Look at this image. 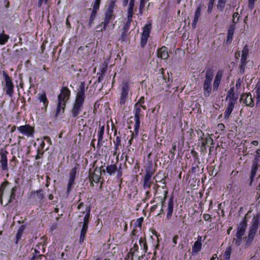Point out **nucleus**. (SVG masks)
Returning a JSON list of instances; mask_svg holds the SVG:
<instances>
[{"label":"nucleus","mask_w":260,"mask_h":260,"mask_svg":"<svg viewBox=\"0 0 260 260\" xmlns=\"http://www.w3.org/2000/svg\"><path fill=\"white\" fill-rule=\"evenodd\" d=\"M70 90L67 87H62L60 93L58 96V102L56 108L55 116L57 117L60 113H63L66 105V103L69 100L70 96Z\"/></svg>","instance_id":"f257e3e1"},{"label":"nucleus","mask_w":260,"mask_h":260,"mask_svg":"<svg viewBox=\"0 0 260 260\" xmlns=\"http://www.w3.org/2000/svg\"><path fill=\"white\" fill-rule=\"evenodd\" d=\"M260 225V221L257 218H253L252 224L249 228L247 236L243 238L245 242V248H248L252 244V243L255 237L258 228Z\"/></svg>","instance_id":"f03ea898"},{"label":"nucleus","mask_w":260,"mask_h":260,"mask_svg":"<svg viewBox=\"0 0 260 260\" xmlns=\"http://www.w3.org/2000/svg\"><path fill=\"white\" fill-rule=\"evenodd\" d=\"M90 207L87 206L86 208L85 211L82 212L83 214L85 213V215L83 219V223L82 225V228L81 230L80 239L79 242L80 244H81L84 241L85 235L87 233L88 224L90 219Z\"/></svg>","instance_id":"7ed1b4c3"},{"label":"nucleus","mask_w":260,"mask_h":260,"mask_svg":"<svg viewBox=\"0 0 260 260\" xmlns=\"http://www.w3.org/2000/svg\"><path fill=\"white\" fill-rule=\"evenodd\" d=\"M117 0H110V4L106 10L105 13L104 21L102 22L104 25V28L106 29L107 25L111 20L114 19L115 15L114 14L113 9L116 7V2Z\"/></svg>","instance_id":"20e7f679"},{"label":"nucleus","mask_w":260,"mask_h":260,"mask_svg":"<svg viewBox=\"0 0 260 260\" xmlns=\"http://www.w3.org/2000/svg\"><path fill=\"white\" fill-rule=\"evenodd\" d=\"M213 78V70L211 68H208L207 70L205 75V80L204 82L203 89L204 90V95L208 96L210 94L212 90L211 82Z\"/></svg>","instance_id":"39448f33"},{"label":"nucleus","mask_w":260,"mask_h":260,"mask_svg":"<svg viewBox=\"0 0 260 260\" xmlns=\"http://www.w3.org/2000/svg\"><path fill=\"white\" fill-rule=\"evenodd\" d=\"M247 227V221L245 218L240 222L237 227V231L236 234V238H234L233 241L235 242L237 246L240 245L242 241V236L245 234Z\"/></svg>","instance_id":"423d86ee"},{"label":"nucleus","mask_w":260,"mask_h":260,"mask_svg":"<svg viewBox=\"0 0 260 260\" xmlns=\"http://www.w3.org/2000/svg\"><path fill=\"white\" fill-rule=\"evenodd\" d=\"M142 107H139L138 104H135L134 106L135 111V135H138L139 133V129L140 124V117L142 116Z\"/></svg>","instance_id":"0eeeda50"},{"label":"nucleus","mask_w":260,"mask_h":260,"mask_svg":"<svg viewBox=\"0 0 260 260\" xmlns=\"http://www.w3.org/2000/svg\"><path fill=\"white\" fill-rule=\"evenodd\" d=\"M3 75L6 82V94H8L10 97H12L14 93V85L12 83V79L4 71H3Z\"/></svg>","instance_id":"6e6552de"},{"label":"nucleus","mask_w":260,"mask_h":260,"mask_svg":"<svg viewBox=\"0 0 260 260\" xmlns=\"http://www.w3.org/2000/svg\"><path fill=\"white\" fill-rule=\"evenodd\" d=\"M152 28V25L151 23L146 24L143 27V31L141 36V45L142 47L146 44L148 39L149 37V34Z\"/></svg>","instance_id":"1a4fd4ad"},{"label":"nucleus","mask_w":260,"mask_h":260,"mask_svg":"<svg viewBox=\"0 0 260 260\" xmlns=\"http://www.w3.org/2000/svg\"><path fill=\"white\" fill-rule=\"evenodd\" d=\"M84 101L75 99L73 107L71 110L72 116L75 118L79 115L82 108Z\"/></svg>","instance_id":"9d476101"},{"label":"nucleus","mask_w":260,"mask_h":260,"mask_svg":"<svg viewBox=\"0 0 260 260\" xmlns=\"http://www.w3.org/2000/svg\"><path fill=\"white\" fill-rule=\"evenodd\" d=\"M154 174V172L150 169L146 170V173L143 179V186L144 189L149 188L151 187L152 182L151 180V177Z\"/></svg>","instance_id":"9b49d317"},{"label":"nucleus","mask_w":260,"mask_h":260,"mask_svg":"<svg viewBox=\"0 0 260 260\" xmlns=\"http://www.w3.org/2000/svg\"><path fill=\"white\" fill-rule=\"evenodd\" d=\"M102 172L105 173V170H102L101 168L96 167L93 173L89 175V180H92V181H94L95 183L99 182L101 179Z\"/></svg>","instance_id":"f8f14e48"},{"label":"nucleus","mask_w":260,"mask_h":260,"mask_svg":"<svg viewBox=\"0 0 260 260\" xmlns=\"http://www.w3.org/2000/svg\"><path fill=\"white\" fill-rule=\"evenodd\" d=\"M18 129L21 133L27 137L32 136L35 132L34 128L29 124L20 126L18 127Z\"/></svg>","instance_id":"ddd939ff"},{"label":"nucleus","mask_w":260,"mask_h":260,"mask_svg":"<svg viewBox=\"0 0 260 260\" xmlns=\"http://www.w3.org/2000/svg\"><path fill=\"white\" fill-rule=\"evenodd\" d=\"M8 153L7 150L2 149L0 151V163L1 164L2 169L3 171L8 170V160L7 154Z\"/></svg>","instance_id":"4468645a"},{"label":"nucleus","mask_w":260,"mask_h":260,"mask_svg":"<svg viewBox=\"0 0 260 260\" xmlns=\"http://www.w3.org/2000/svg\"><path fill=\"white\" fill-rule=\"evenodd\" d=\"M77 171V168L74 167V168L72 169L70 171V179L67 187V192H68L71 190L72 187L75 183L74 181L76 176Z\"/></svg>","instance_id":"2eb2a0df"},{"label":"nucleus","mask_w":260,"mask_h":260,"mask_svg":"<svg viewBox=\"0 0 260 260\" xmlns=\"http://www.w3.org/2000/svg\"><path fill=\"white\" fill-rule=\"evenodd\" d=\"M128 89L129 87L127 83H123L120 99V104L121 105H124L126 102L127 98Z\"/></svg>","instance_id":"dca6fc26"},{"label":"nucleus","mask_w":260,"mask_h":260,"mask_svg":"<svg viewBox=\"0 0 260 260\" xmlns=\"http://www.w3.org/2000/svg\"><path fill=\"white\" fill-rule=\"evenodd\" d=\"M244 99V103L248 106L252 107L254 106V102L250 93H244L241 94L240 102Z\"/></svg>","instance_id":"f3484780"},{"label":"nucleus","mask_w":260,"mask_h":260,"mask_svg":"<svg viewBox=\"0 0 260 260\" xmlns=\"http://www.w3.org/2000/svg\"><path fill=\"white\" fill-rule=\"evenodd\" d=\"M238 99V95L235 93V88L234 86L230 88L228 92L226 100H229V103L236 104Z\"/></svg>","instance_id":"a211bd4d"},{"label":"nucleus","mask_w":260,"mask_h":260,"mask_svg":"<svg viewBox=\"0 0 260 260\" xmlns=\"http://www.w3.org/2000/svg\"><path fill=\"white\" fill-rule=\"evenodd\" d=\"M85 83L81 82L78 89V91L76 96V99L84 101L85 100Z\"/></svg>","instance_id":"6ab92c4d"},{"label":"nucleus","mask_w":260,"mask_h":260,"mask_svg":"<svg viewBox=\"0 0 260 260\" xmlns=\"http://www.w3.org/2000/svg\"><path fill=\"white\" fill-rule=\"evenodd\" d=\"M222 75L223 72L221 70L218 71L213 82V89L214 91H217L218 90L222 78Z\"/></svg>","instance_id":"aec40b11"},{"label":"nucleus","mask_w":260,"mask_h":260,"mask_svg":"<svg viewBox=\"0 0 260 260\" xmlns=\"http://www.w3.org/2000/svg\"><path fill=\"white\" fill-rule=\"evenodd\" d=\"M157 56L162 59H167L169 57L168 49L165 46L159 48L157 51Z\"/></svg>","instance_id":"412c9836"},{"label":"nucleus","mask_w":260,"mask_h":260,"mask_svg":"<svg viewBox=\"0 0 260 260\" xmlns=\"http://www.w3.org/2000/svg\"><path fill=\"white\" fill-rule=\"evenodd\" d=\"M105 131V125H101V124H100V130L98 132V147L99 148H100L102 145L104 141H103V135L104 134Z\"/></svg>","instance_id":"4be33fe9"},{"label":"nucleus","mask_w":260,"mask_h":260,"mask_svg":"<svg viewBox=\"0 0 260 260\" xmlns=\"http://www.w3.org/2000/svg\"><path fill=\"white\" fill-rule=\"evenodd\" d=\"M202 237L198 236L197 241H196L192 246V252L197 253L200 251L202 248Z\"/></svg>","instance_id":"5701e85b"},{"label":"nucleus","mask_w":260,"mask_h":260,"mask_svg":"<svg viewBox=\"0 0 260 260\" xmlns=\"http://www.w3.org/2000/svg\"><path fill=\"white\" fill-rule=\"evenodd\" d=\"M160 71H161V74L159 75V76H158V77L157 78V83H156L158 85H163L165 83L169 82L170 80V77H169L168 78V80L167 81L166 78H165V77L164 75V69H162V68L161 69Z\"/></svg>","instance_id":"b1692460"},{"label":"nucleus","mask_w":260,"mask_h":260,"mask_svg":"<svg viewBox=\"0 0 260 260\" xmlns=\"http://www.w3.org/2000/svg\"><path fill=\"white\" fill-rule=\"evenodd\" d=\"M174 208V202L173 198L171 197L169 201L167 208V218L168 219H170L172 215Z\"/></svg>","instance_id":"393cba45"},{"label":"nucleus","mask_w":260,"mask_h":260,"mask_svg":"<svg viewBox=\"0 0 260 260\" xmlns=\"http://www.w3.org/2000/svg\"><path fill=\"white\" fill-rule=\"evenodd\" d=\"M201 7L199 6L196 11L194 16V20L192 23V27L194 29L196 28V25L197 24V22L199 21V18L201 16Z\"/></svg>","instance_id":"a878e982"},{"label":"nucleus","mask_w":260,"mask_h":260,"mask_svg":"<svg viewBox=\"0 0 260 260\" xmlns=\"http://www.w3.org/2000/svg\"><path fill=\"white\" fill-rule=\"evenodd\" d=\"M259 166H260L259 164L255 163L254 162H252V163L251 170V172H250V178L251 182L252 181L253 178H254V177L256 175V172L258 169V167Z\"/></svg>","instance_id":"bb28decb"},{"label":"nucleus","mask_w":260,"mask_h":260,"mask_svg":"<svg viewBox=\"0 0 260 260\" xmlns=\"http://www.w3.org/2000/svg\"><path fill=\"white\" fill-rule=\"evenodd\" d=\"M234 104L233 103H228V107L224 113V118L225 119H229L230 115L233 111V110L235 106Z\"/></svg>","instance_id":"cd10ccee"},{"label":"nucleus","mask_w":260,"mask_h":260,"mask_svg":"<svg viewBox=\"0 0 260 260\" xmlns=\"http://www.w3.org/2000/svg\"><path fill=\"white\" fill-rule=\"evenodd\" d=\"M247 59L241 58L240 64L239 65V73L240 74H244L247 63Z\"/></svg>","instance_id":"c85d7f7f"},{"label":"nucleus","mask_w":260,"mask_h":260,"mask_svg":"<svg viewBox=\"0 0 260 260\" xmlns=\"http://www.w3.org/2000/svg\"><path fill=\"white\" fill-rule=\"evenodd\" d=\"M25 229V226L24 225H22L19 228V229L17 232V233L16 234V236L15 243L16 244L18 243L19 239H20L21 236H22Z\"/></svg>","instance_id":"c756f323"},{"label":"nucleus","mask_w":260,"mask_h":260,"mask_svg":"<svg viewBox=\"0 0 260 260\" xmlns=\"http://www.w3.org/2000/svg\"><path fill=\"white\" fill-rule=\"evenodd\" d=\"M9 39V36L4 34V30L0 34V45H4Z\"/></svg>","instance_id":"7c9ffc66"},{"label":"nucleus","mask_w":260,"mask_h":260,"mask_svg":"<svg viewBox=\"0 0 260 260\" xmlns=\"http://www.w3.org/2000/svg\"><path fill=\"white\" fill-rule=\"evenodd\" d=\"M139 245L141 249H143L144 253L147 251L148 247L145 240V238H141L139 239Z\"/></svg>","instance_id":"2f4dec72"},{"label":"nucleus","mask_w":260,"mask_h":260,"mask_svg":"<svg viewBox=\"0 0 260 260\" xmlns=\"http://www.w3.org/2000/svg\"><path fill=\"white\" fill-rule=\"evenodd\" d=\"M115 143V151L114 154H116L117 151L119 149V147L121 146V138L120 136H117L116 138V140L114 141Z\"/></svg>","instance_id":"473e14b6"},{"label":"nucleus","mask_w":260,"mask_h":260,"mask_svg":"<svg viewBox=\"0 0 260 260\" xmlns=\"http://www.w3.org/2000/svg\"><path fill=\"white\" fill-rule=\"evenodd\" d=\"M249 54V49L247 45H245L242 51L241 58L244 59H247V57Z\"/></svg>","instance_id":"72a5a7b5"},{"label":"nucleus","mask_w":260,"mask_h":260,"mask_svg":"<svg viewBox=\"0 0 260 260\" xmlns=\"http://www.w3.org/2000/svg\"><path fill=\"white\" fill-rule=\"evenodd\" d=\"M226 0H218L217 4V9L220 11L222 12L225 7V5L226 3Z\"/></svg>","instance_id":"f704fd0d"},{"label":"nucleus","mask_w":260,"mask_h":260,"mask_svg":"<svg viewBox=\"0 0 260 260\" xmlns=\"http://www.w3.org/2000/svg\"><path fill=\"white\" fill-rule=\"evenodd\" d=\"M39 100L41 102H43L44 104V105L46 107L47 106V104L48 103V101L47 100V99L46 98V94L43 93L39 95Z\"/></svg>","instance_id":"c9c22d12"},{"label":"nucleus","mask_w":260,"mask_h":260,"mask_svg":"<svg viewBox=\"0 0 260 260\" xmlns=\"http://www.w3.org/2000/svg\"><path fill=\"white\" fill-rule=\"evenodd\" d=\"M232 249L231 246L228 247L224 253V260H230Z\"/></svg>","instance_id":"e433bc0d"},{"label":"nucleus","mask_w":260,"mask_h":260,"mask_svg":"<svg viewBox=\"0 0 260 260\" xmlns=\"http://www.w3.org/2000/svg\"><path fill=\"white\" fill-rule=\"evenodd\" d=\"M17 188L16 186H14L11 189L9 203H11L13 200L15 199V192Z\"/></svg>","instance_id":"4c0bfd02"},{"label":"nucleus","mask_w":260,"mask_h":260,"mask_svg":"<svg viewBox=\"0 0 260 260\" xmlns=\"http://www.w3.org/2000/svg\"><path fill=\"white\" fill-rule=\"evenodd\" d=\"M106 170L107 173L110 175H111L116 171L117 170V167L114 165L108 166L107 167Z\"/></svg>","instance_id":"58836bf2"},{"label":"nucleus","mask_w":260,"mask_h":260,"mask_svg":"<svg viewBox=\"0 0 260 260\" xmlns=\"http://www.w3.org/2000/svg\"><path fill=\"white\" fill-rule=\"evenodd\" d=\"M255 92L256 93V100L257 102H260V83L258 82L256 84L255 88Z\"/></svg>","instance_id":"ea45409f"},{"label":"nucleus","mask_w":260,"mask_h":260,"mask_svg":"<svg viewBox=\"0 0 260 260\" xmlns=\"http://www.w3.org/2000/svg\"><path fill=\"white\" fill-rule=\"evenodd\" d=\"M101 0H95L92 8V11L98 12V11L99 10L100 5L101 4Z\"/></svg>","instance_id":"a19ab883"},{"label":"nucleus","mask_w":260,"mask_h":260,"mask_svg":"<svg viewBox=\"0 0 260 260\" xmlns=\"http://www.w3.org/2000/svg\"><path fill=\"white\" fill-rule=\"evenodd\" d=\"M252 162L260 164V149H258L256 151V154L254 156V158L252 160Z\"/></svg>","instance_id":"79ce46f5"},{"label":"nucleus","mask_w":260,"mask_h":260,"mask_svg":"<svg viewBox=\"0 0 260 260\" xmlns=\"http://www.w3.org/2000/svg\"><path fill=\"white\" fill-rule=\"evenodd\" d=\"M215 0H209V3L208 4V9L207 12L209 14H210L212 12L213 5L214 4Z\"/></svg>","instance_id":"37998d69"},{"label":"nucleus","mask_w":260,"mask_h":260,"mask_svg":"<svg viewBox=\"0 0 260 260\" xmlns=\"http://www.w3.org/2000/svg\"><path fill=\"white\" fill-rule=\"evenodd\" d=\"M98 12L92 11L89 20V26H90L93 23L94 20L96 17Z\"/></svg>","instance_id":"c03bdc74"},{"label":"nucleus","mask_w":260,"mask_h":260,"mask_svg":"<svg viewBox=\"0 0 260 260\" xmlns=\"http://www.w3.org/2000/svg\"><path fill=\"white\" fill-rule=\"evenodd\" d=\"M144 103V98L143 96H142L135 104H138L139 106V107H142L143 109L145 110L146 109V107L145 106L143 105Z\"/></svg>","instance_id":"a18cd8bd"},{"label":"nucleus","mask_w":260,"mask_h":260,"mask_svg":"<svg viewBox=\"0 0 260 260\" xmlns=\"http://www.w3.org/2000/svg\"><path fill=\"white\" fill-rule=\"evenodd\" d=\"M35 193L37 194L38 198L41 200L44 198V193L42 189H40L39 190H37V191H35L34 193Z\"/></svg>","instance_id":"49530a36"},{"label":"nucleus","mask_w":260,"mask_h":260,"mask_svg":"<svg viewBox=\"0 0 260 260\" xmlns=\"http://www.w3.org/2000/svg\"><path fill=\"white\" fill-rule=\"evenodd\" d=\"M236 28V26L235 24H231L230 25L229 28L228 29V32L231 34L234 35V31Z\"/></svg>","instance_id":"de8ad7c7"},{"label":"nucleus","mask_w":260,"mask_h":260,"mask_svg":"<svg viewBox=\"0 0 260 260\" xmlns=\"http://www.w3.org/2000/svg\"><path fill=\"white\" fill-rule=\"evenodd\" d=\"M135 5V0H130L127 11H133Z\"/></svg>","instance_id":"09e8293b"},{"label":"nucleus","mask_w":260,"mask_h":260,"mask_svg":"<svg viewBox=\"0 0 260 260\" xmlns=\"http://www.w3.org/2000/svg\"><path fill=\"white\" fill-rule=\"evenodd\" d=\"M233 35L232 34H231L228 32L227 39L226 41V43L227 44H230L232 42V41L233 40Z\"/></svg>","instance_id":"8fccbe9b"},{"label":"nucleus","mask_w":260,"mask_h":260,"mask_svg":"<svg viewBox=\"0 0 260 260\" xmlns=\"http://www.w3.org/2000/svg\"><path fill=\"white\" fill-rule=\"evenodd\" d=\"M134 253H133L132 252H129L127 254V256L125 258V259L126 260H134Z\"/></svg>","instance_id":"3c124183"},{"label":"nucleus","mask_w":260,"mask_h":260,"mask_svg":"<svg viewBox=\"0 0 260 260\" xmlns=\"http://www.w3.org/2000/svg\"><path fill=\"white\" fill-rule=\"evenodd\" d=\"M138 249H139L138 246L137 244L136 243H135L134 244L133 247L130 249L129 251L132 252L133 253H135L136 252H137L138 251Z\"/></svg>","instance_id":"603ef678"},{"label":"nucleus","mask_w":260,"mask_h":260,"mask_svg":"<svg viewBox=\"0 0 260 260\" xmlns=\"http://www.w3.org/2000/svg\"><path fill=\"white\" fill-rule=\"evenodd\" d=\"M143 221V217H141V218H138L137 220V222H137V226H138L140 228H141L142 223Z\"/></svg>","instance_id":"864d4df0"},{"label":"nucleus","mask_w":260,"mask_h":260,"mask_svg":"<svg viewBox=\"0 0 260 260\" xmlns=\"http://www.w3.org/2000/svg\"><path fill=\"white\" fill-rule=\"evenodd\" d=\"M106 29L104 28V25L102 24V23L96 27V31H102L103 30H106Z\"/></svg>","instance_id":"5fc2aeb1"},{"label":"nucleus","mask_w":260,"mask_h":260,"mask_svg":"<svg viewBox=\"0 0 260 260\" xmlns=\"http://www.w3.org/2000/svg\"><path fill=\"white\" fill-rule=\"evenodd\" d=\"M133 13V11H127V20H129V21H132Z\"/></svg>","instance_id":"6e6d98bb"},{"label":"nucleus","mask_w":260,"mask_h":260,"mask_svg":"<svg viewBox=\"0 0 260 260\" xmlns=\"http://www.w3.org/2000/svg\"><path fill=\"white\" fill-rule=\"evenodd\" d=\"M203 218L206 221H211L212 218L211 216L208 214H204L203 215Z\"/></svg>","instance_id":"4d7b16f0"},{"label":"nucleus","mask_w":260,"mask_h":260,"mask_svg":"<svg viewBox=\"0 0 260 260\" xmlns=\"http://www.w3.org/2000/svg\"><path fill=\"white\" fill-rule=\"evenodd\" d=\"M255 1V0H249L248 7L251 10H252L254 7Z\"/></svg>","instance_id":"13d9d810"},{"label":"nucleus","mask_w":260,"mask_h":260,"mask_svg":"<svg viewBox=\"0 0 260 260\" xmlns=\"http://www.w3.org/2000/svg\"><path fill=\"white\" fill-rule=\"evenodd\" d=\"M37 151H38V154L35 157L36 159H39V158H40L43 156V155L44 154V152H41L39 149H38Z\"/></svg>","instance_id":"bf43d9fd"},{"label":"nucleus","mask_w":260,"mask_h":260,"mask_svg":"<svg viewBox=\"0 0 260 260\" xmlns=\"http://www.w3.org/2000/svg\"><path fill=\"white\" fill-rule=\"evenodd\" d=\"M172 145H173V147H172V149L170 150V152L171 153H172L173 156H174L175 154V151H176V143H173Z\"/></svg>","instance_id":"052dcab7"},{"label":"nucleus","mask_w":260,"mask_h":260,"mask_svg":"<svg viewBox=\"0 0 260 260\" xmlns=\"http://www.w3.org/2000/svg\"><path fill=\"white\" fill-rule=\"evenodd\" d=\"M238 15H239V14L238 13H234L233 16V23H237L238 22V18L237 19V20L236 21V18H237V17H238Z\"/></svg>","instance_id":"680f3d73"},{"label":"nucleus","mask_w":260,"mask_h":260,"mask_svg":"<svg viewBox=\"0 0 260 260\" xmlns=\"http://www.w3.org/2000/svg\"><path fill=\"white\" fill-rule=\"evenodd\" d=\"M125 160L128 162V163L132 164L134 162V159L132 157L129 158L128 156L126 155L125 156Z\"/></svg>","instance_id":"e2e57ef3"},{"label":"nucleus","mask_w":260,"mask_h":260,"mask_svg":"<svg viewBox=\"0 0 260 260\" xmlns=\"http://www.w3.org/2000/svg\"><path fill=\"white\" fill-rule=\"evenodd\" d=\"M5 183H4L1 188H0V200L1 201V202H2V196L4 193V187H3V185Z\"/></svg>","instance_id":"0e129e2a"},{"label":"nucleus","mask_w":260,"mask_h":260,"mask_svg":"<svg viewBox=\"0 0 260 260\" xmlns=\"http://www.w3.org/2000/svg\"><path fill=\"white\" fill-rule=\"evenodd\" d=\"M236 87L237 89L241 87V80L238 79L236 81Z\"/></svg>","instance_id":"69168bd1"},{"label":"nucleus","mask_w":260,"mask_h":260,"mask_svg":"<svg viewBox=\"0 0 260 260\" xmlns=\"http://www.w3.org/2000/svg\"><path fill=\"white\" fill-rule=\"evenodd\" d=\"M148 1L149 0H141L140 4V7H141V8H144L145 7V2Z\"/></svg>","instance_id":"338daca9"},{"label":"nucleus","mask_w":260,"mask_h":260,"mask_svg":"<svg viewBox=\"0 0 260 260\" xmlns=\"http://www.w3.org/2000/svg\"><path fill=\"white\" fill-rule=\"evenodd\" d=\"M160 182L161 183L162 187L164 188L166 187V178H164L161 179L160 181Z\"/></svg>","instance_id":"774afa93"}]
</instances>
